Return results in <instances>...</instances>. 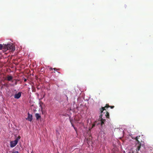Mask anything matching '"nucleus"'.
I'll use <instances>...</instances> for the list:
<instances>
[{
	"mask_svg": "<svg viewBox=\"0 0 153 153\" xmlns=\"http://www.w3.org/2000/svg\"><path fill=\"white\" fill-rule=\"evenodd\" d=\"M140 137V136H137L135 138V139L138 142V143L136 144L134 148L131 149L128 153H139L138 152L139 151H140L141 152H143L144 151V145L142 144L138 140Z\"/></svg>",
	"mask_w": 153,
	"mask_h": 153,
	"instance_id": "nucleus-1",
	"label": "nucleus"
},
{
	"mask_svg": "<svg viewBox=\"0 0 153 153\" xmlns=\"http://www.w3.org/2000/svg\"><path fill=\"white\" fill-rule=\"evenodd\" d=\"M101 114L99 116V121L101 122V126L102 127L105 124V122L106 121L105 118H109V113L106 111L104 110L102 112H101L100 110Z\"/></svg>",
	"mask_w": 153,
	"mask_h": 153,
	"instance_id": "nucleus-2",
	"label": "nucleus"
},
{
	"mask_svg": "<svg viewBox=\"0 0 153 153\" xmlns=\"http://www.w3.org/2000/svg\"><path fill=\"white\" fill-rule=\"evenodd\" d=\"M15 49V46L13 44H4L3 45L0 44V50H2L4 52H5L9 50L11 51H14Z\"/></svg>",
	"mask_w": 153,
	"mask_h": 153,
	"instance_id": "nucleus-3",
	"label": "nucleus"
},
{
	"mask_svg": "<svg viewBox=\"0 0 153 153\" xmlns=\"http://www.w3.org/2000/svg\"><path fill=\"white\" fill-rule=\"evenodd\" d=\"M114 106H109L108 104H106V106L104 107H102L100 109V110L101 111V112H102L104 110H105V108H108L110 107L111 108H113Z\"/></svg>",
	"mask_w": 153,
	"mask_h": 153,
	"instance_id": "nucleus-4",
	"label": "nucleus"
},
{
	"mask_svg": "<svg viewBox=\"0 0 153 153\" xmlns=\"http://www.w3.org/2000/svg\"><path fill=\"white\" fill-rule=\"evenodd\" d=\"M17 143V141L15 140L12 141L10 142V146L11 147H13L15 146Z\"/></svg>",
	"mask_w": 153,
	"mask_h": 153,
	"instance_id": "nucleus-5",
	"label": "nucleus"
},
{
	"mask_svg": "<svg viewBox=\"0 0 153 153\" xmlns=\"http://www.w3.org/2000/svg\"><path fill=\"white\" fill-rule=\"evenodd\" d=\"M21 94L22 92H19L18 93L15 94L14 97L15 99H18L21 97Z\"/></svg>",
	"mask_w": 153,
	"mask_h": 153,
	"instance_id": "nucleus-6",
	"label": "nucleus"
},
{
	"mask_svg": "<svg viewBox=\"0 0 153 153\" xmlns=\"http://www.w3.org/2000/svg\"><path fill=\"white\" fill-rule=\"evenodd\" d=\"M28 116L27 118L26 119L27 120L31 121L32 120V115L30 114L29 113L27 114Z\"/></svg>",
	"mask_w": 153,
	"mask_h": 153,
	"instance_id": "nucleus-7",
	"label": "nucleus"
},
{
	"mask_svg": "<svg viewBox=\"0 0 153 153\" xmlns=\"http://www.w3.org/2000/svg\"><path fill=\"white\" fill-rule=\"evenodd\" d=\"M13 79L12 76L8 75L7 76L6 79L8 81H11Z\"/></svg>",
	"mask_w": 153,
	"mask_h": 153,
	"instance_id": "nucleus-8",
	"label": "nucleus"
},
{
	"mask_svg": "<svg viewBox=\"0 0 153 153\" xmlns=\"http://www.w3.org/2000/svg\"><path fill=\"white\" fill-rule=\"evenodd\" d=\"M35 117L36 118V119L37 120H39V119L41 118V117L40 115L38 113H36L35 114Z\"/></svg>",
	"mask_w": 153,
	"mask_h": 153,
	"instance_id": "nucleus-9",
	"label": "nucleus"
},
{
	"mask_svg": "<svg viewBox=\"0 0 153 153\" xmlns=\"http://www.w3.org/2000/svg\"><path fill=\"white\" fill-rule=\"evenodd\" d=\"M21 137L20 136H19L16 138V139L15 140V141H17V143H18L19 140L20 139Z\"/></svg>",
	"mask_w": 153,
	"mask_h": 153,
	"instance_id": "nucleus-10",
	"label": "nucleus"
},
{
	"mask_svg": "<svg viewBox=\"0 0 153 153\" xmlns=\"http://www.w3.org/2000/svg\"><path fill=\"white\" fill-rule=\"evenodd\" d=\"M71 124L72 125V126L73 127V128H74V129H75V130L76 131V130H77V128L74 127V124H73V123H71Z\"/></svg>",
	"mask_w": 153,
	"mask_h": 153,
	"instance_id": "nucleus-11",
	"label": "nucleus"
},
{
	"mask_svg": "<svg viewBox=\"0 0 153 153\" xmlns=\"http://www.w3.org/2000/svg\"><path fill=\"white\" fill-rule=\"evenodd\" d=\"M69 120L71 123H73V119L71 118L70 117H69Z\"/></svg>",
	"mask_w": 153,
	"mask_h": 153,
	"instance_id": "nucleus-12",
	"label": "nucleus"
},
{
	"mask_svg": "<svg viewBox=\"0 0 153 153\" xmlns=\"http://www.w3.org/2000/svg\"><path fill=\"white\" fill-rule=\"evenodd\" d=\"M12 153H19L18 151H15L12 152Z\"/></svg>",
	"mask_w": 153,
	"mask_h": 153,
	"instance_id": "nucleus-13",
	"label": "nucleus"
},
{
	"mask_svg": "<svg viewBox=\"0 0 153 153\" xmlns=\"http://www.w3.org/2000/svg\"><path fill=\"white\" fill-rule=\"evenodd\" d=\"M24 81L25 82H26L27 81V79L25 78L24 79Z\"/></svg>",
	"mask_w": 153,
	"mask_h": 153,
	"instance_id": "nucleus-14",
	"label": "nucleus"
},
{
	"mask_svg": "<svg viewBox=\"0 0 153 153\" xmlns=\"http://www.w3.org/2000/svg\"><path fill=\"white\" fill-rule=\"evenodd\" d=\"M17 82L16 81V82H15V85H17Z\"/></svg>",
	"mask_w": 153,
	"mask_h": 153,
	"instance_id": "nucleus-15",
	"label": "nucleus"
},
{
	"mask_svg": "<svg viewBox=\"0 0 153 153\" xmlns=\"http://www.w3.org/2000/svg\"><path fill=\"white\" fill-rule=\"evenodd\" d=\"M53 69L54 70H56V68H54Z\"/></svg>",
	"mask_w": 153,
	"mask_h": 153,
	"instance_id": "nucleus-16",
	"label": "nucleus"
},
{
	"mask_svg": "<svg viewBox=\"0 0 153 153\" xmlns=\"http://www.w3.org/2000/svg\"><path fill=\"white\" fill-rule=\"evenodd\" d=\"M94 126H95V125H94V124H93V126H93V127H94Z\"/></svg>",
	"mask_w": 153,
	"mask_h": 153,
	"instance_id": "nucleus-17",
	"label": "nucleus"
},
{
	"mask_svg": "<svg viewBox=\"0 0 153 153\" xmlns=\"http://www.w3.org/2000/svg\"><path fill=\"white\" fill-rule=\"evenodd\" d=\"M50 69H51V70H52L53 68H50Z\"/></svg>",
	"mask_w": 153,
	"mask_h": 153,
	"instance_id": "nucleus-18",
	"label": "nucleus"
},
{
	"mask_svg": "<svg viewBox=\"0 0 153 153\" xmlns=\"http://www.w3.org/2000/svg\"><path fill=\"white\" fill-rule=\"evenodd\" d=\"M68 97H67V99H68Z\"/></svg>",
	"mask_w": 153,
	"mask_h": 153,
	"instance_id": "nucleus-19",
	"label": "nucleus"
},
{
	"mask_svg": "<svg viewBox=\"0 0 153 153\" xmlns=\"http://www.w3.org/2000/svg\"><path fill=\"white\" fill-rule=\"evenodd\" d=\"M124 152V153H125V151Z\"/></svg>",
	"mask_w": 153,
	"mask_h": 153,
	"instance_id": "nucleus-20",
	"label": "nucleus"
}]
</instances>
